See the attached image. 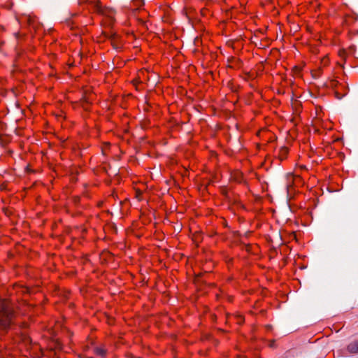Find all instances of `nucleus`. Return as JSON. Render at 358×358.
I'll use <instances>...</instances> for the list:
<instances>
[{"instance_id":"1","label":"nucleus","mask_w":358,"mask_h":358,"mask_svg":"<svg viewBox=\"0 0 358 358\" xmlns=\"http://www.w3.org/2000/svg\"><path fill=\"white\" fill-rule=\"evenodd\" d=\"M15 313L13 306L6 299H1V330L10 328L14 324Z\"/></svg>"},{"instance_id":"2","label":"nucleus","mask_w":358,"mask_h":358,"mask_svg":"<svg viewBox=\"0 0 358 358\" xmlns=\"http://www.w3.org/2000/svg\"><path fill=\"white\" fill-rule=\"evenodd\" d=\"M79 4L84 6L85 8L91 12L108 17L110 19H113L115 14L113 9L103 7L99 0H79Z\"/></svg>"},{"instance_id":"3","label":"nucleus","mask_w":358,"mask_h":358,"mask_svg":"<svg viewBox=\"0 0 358 358\" xmlns=\"http://www.w3.org/2000/svg\"><path fill=\"white\" fill-rule=\"evenodd\" d=\"M107 38L110 41L111 45L114 48L117 49L120 47V44L119 43V38L116 34H108Z\"/></svg>"},{"instance_id":"4","label":"nucleus","mask_w":358,"mask_h":358,"mask_svg":"<svg viewBox=\"0 0 358 358\" xmlns=\"http://www.w3.org/2000/svg\"><path fill=\"white\" fill-rule=\"evenodd\" d=\"M347 350L350 353H358V340L350 343L348 345Z\"/></svg>"},{"instance_id":"5","label":"nucleus","mask_w":358,"mask_h":358,"mask_svg":"<svg viewBox=\"0 0 358 358\" xmlns=\"http://www.w3.org/2000/svg\"><path fill=\"white\" fill-rule=\"evenodd\" d=\"M288 154V148L287 147H282L279 151V158L280 160H283L287 157Z\"/></svg>"},{"instance_id":"6","label":"nucleus","mask_w":358,"mask_h":358,"mask_svg":"<svg viewBox=\"0 0 358 358\" xmlns=\"http://www.w3.org/2000/svg\"><path fill=\"white\" fill-rule=\"evenodd\" d=\"M95 353L101 357H104L106 355V351L105 349L103 348H95Z\"/></svg>"},{"instance_id":"7","label":"nucleus","mask_w":358,"mask_h":358,"mask_svg":"<svg viewBox=\"0 0 358 358\" xmlns=\"http://www.w3.org/2000/svg\"><path fill=\"white\" fill-rule=\"evenodd\" d=\"M338 84V81L335 80H331V87H336Z\"/></svg>"},{"instance_id":"8","label":"nucleus","mask_w":358,"mask_h":358,"mask_svg":"<svg viewBox=\"0 0 358 358\" xmlns=\"http://www.w3.org/2000/svg\"><path fill=\"white\" fill-rule=\"evenodd\" d=\"M3 210L5 215L8 217L9 215L10 214V212L8 209L3 208Z\"/></svg>"},{"instance_id":"9","label":"nucleus","mask_w":358,"mask_h":358,"mask_svg":"<svg viewBox=\"0 0 358 358\" xmlns=\"http://www.w3.org/2000/svg\"><path fill=\"white\" fill-rule=\"evenodd\" d=\"M238 320V322L239 324L242 323V322H243V318H242L241 317H239Z\"/></svg>"},{"instance_id":"10","label":"nucleus","mask_w":358,"mask_h":358,"mask_svg":"<svg viewBox=\"0 0 358 358\" xmlns=\"http://www.w3.org/2000/svg\"><path fill=\"white\" fill-rule=\"evenodd\" d=\"M3 134L1 133V145H3V141H4V140H3Z\"/></svg>"},{"instance_id":"11","label":"nucleus","mask_w":358,"mask_h":358,"mask_svg":"<svg viewBox=\"0 0 358 358\" xmlns=\"http://www.w3.org/2000/svg\"><path fill=\"white\" fill-rule=\"evenodd\" d=\"M336 97H337L338 99H341V98H342V96H340V95H339V94H338V92H336Z\"/></svg>"},{"instance_id":"12","label":"nucleus","mask_w":358,"mask_h":358,"mask_svg":"<svg viewBox=\"0 0 358 358\" xmlns=\"http://www.w3.org/2000/svg\"><path fill=\"white\" fill-rule=\"evenodd\" d=\"M1 191L6 188L3 183H1Z\"/></svg>"},{"instance_id":"13","label":"nucleus","mask_w":358,"mask_h":358,"mask_svg":"<svg viewBox=\"0 0 358 358\" xmlns=\"http://www.w3.org/2000/svg\"><path fill=\"white\" fill-rule=\"evenodd\" d=\"M269 345H270V347H273V345H274V341H271Z\"/></svg>"},{"instance_id":"14","label":"nucleus","mask_w":358,"mask_h":358,"mask_svg":"<svg viewBox=\"0 0 358 358\" xmlns=\"http://www.w3.org/2000/svg\"><path fill=\"white\" fill-rule=\"evenodd\" d=\"M138 358H141V357H138Z\"/></svg>"}]
</instances>
